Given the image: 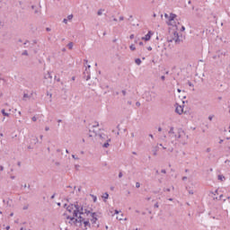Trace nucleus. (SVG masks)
<instances>
[{
	"label": "nucleus",
	"mask_w": 230,
	"mask_h": 230,
	"mask_svg": "<svg viewBox=\"0 0 230 230\" xmlns=\"http://www.w3.org/2000/svg\"><path fill=\"white\" fill-rule=\"evenodd\" d=\"M55 80L57 81V82H60V77H57V75H55Z\"/></svg>",
	"instance_id": "nucleus-55"
},
{
	"label": "nucleus",
	"mask_w": 230,
	"mask_h": 230,
	"mask_svg": "<svg viewBox=\"0 0 230 230\" xmlns=\"http://www.w3.org/2000/svg\"><path fill=\"white\" fill-rule=\"evenodd\" d=\"M180 31H186V27H184V25H182L181 28L180 29Z\"/></svg>",
	"instance_id": "nucleus-34"
},
{
	"label": "nucleus",
	"mask_w": 230,
	"mask_h": 230,
	"mask_svg": "<svg viewBox=\"0 0 230 230\" xmlns=\"http://www.w3.org/2000/svg\"><path fill=\"white\" fill-rule=\"evenodd\" d=\"M63 22H64L65 24H67V19L64 18V19H63Z\"/></svg>",
	"instance_id": "nucleus-59"
},
{
	"label": "nucleus",
	"mask_w": 230,
	"mask_h": 230,
	"mask_svg": "<svg viewBox=\"0 0 230 230\" xmlns=\"http://www.w3.org/2000/svg\"><path fill=\"white\" fill-rule=\"evenodd\" d=\"M102 9H100L98 12H97V15H102Z\"/></svg>",
	"instance_id": "nucleus-42"
},
{
	"label": "nucleus",
	"mask_w": 230,
	"mask_h": 230,
	"mask_svg": "<svg viewBox=\"0 0 230 230\" xmlns=\"http://www.w3.org/2000/svg\"><path fill=\"white\" fill-rule=\"evenodd\" d=\"M91 217H92V219H91L92 224H96V222H98V213L93 212L92 213Z\"/></svg>",
	"instance_id": "nucleus-7"
},
{
	"label": "nucleus",
	"mask_w": 230,
	"mask_h": 230,
	"mask_svg": "<svg viewBox=\"0 0 230 230\" xmlns=\"http://www.w3.org/2000/svg\"><path fill=\"white\" fill-rule=\"evenodd\" d=\"M211 15H212V17H213V19H215V21H217V14H215V13H211Z\"/></svg>",
	"instance_id": "nucleus-44"
},
{
	"label": "nucleus",
	"mask_w": 230,
	"mask_h": 230,
	"mask_svg": "<svg viewBox=\"0 0 230 230\" xmlns=\"http://www.w3.org/2000/svg\"><path fill=\"white\" fill-rule=\"evenodd\" d=\"M22 56H25V57H28V50H24L22 53Z\"/></svg>",
	"instance_id": "nucleus-28"
},
{
	"label": "nucleus",
	"mask_w": 230,
	"mask_h": 230,
	"mask_svg": "<svg viewBox=\"0 0 230 230\" xmlns=\"http://www.w3.org/2000/svg\"><path fill=\"white\" fill-rule=\"evenodd\" d=\"M108 199H109V192H104L103 195H102L103 202H107Z\"/></svg>",
	"instance_id": "nucleus-15"
},
{
	"label": "nucleus",
	"mask_w": 230,
	"mask_h": 230,
	"mask_svg": "<svg viewBox=\"0 0 230 230\" xmlns=\"http://www.w3.org/2000/svg\"><path fill=\"white\" fill-rule=\"evenodd\" d=\"M136 188H141V183H139V181L136 182Z\"/></svg>",
	"instance_id": "nucleus-33"
},
{
	"label": "nucleus",
	"mask_w": 230,
	"mask_h": 230,
	"mask_svg": "<svg viewBox=\"0 0 230 230\" xmlns=\"http://www.w3.org/2000/svg\"><path fill=\"white\" fill-rule=\"evenodd\" d=\"M159 151V146H155L154 148H153V150H152V152H153V155H157V152Z\"/></svg>",
	"instance_id": "nucleus-16"
},
{
	"label": "nucleus",
	"mask_w": 230,
	"mask_h": 230,
	"mask_svg": "<svg viewBox=\"0 0 230 230\" xmlns=\"http://www.w3.org/2000/svg\"><path fill=\"white\" fill-rule=\"evenodd\" d=\"M47 96H49V98H52L53 93H49V92L47 91Z\"/></svg>",
	"instance_id": "nucleus-40"
},
{
	"label": "nucleus",
	"mask_w": 230,
	"mask_h": 230,
	"mask_svg": "<svg viewBox=\"0 0 230 230\" xmlns=\"http://www.w3.org/2000/svg\"><path fill=\"white\" fill-rule=\"evenodd\" d=\"M99 137H100V139H104L103 135H102V134H99Z\"/></svg>",
	"instance_id": "nucleus-62"
},
{
	"label": "nucleus",
	"mask_w": 230,
	"mask_h": 230,
	"mask_svg": "<svg viewBox=\"0 0 230 230\" xmlns=\"http://www.w3.org/2000/svg\"><path fill=\"white\" fill-rule=\"evenodd\" d=\"M213 118H215V115H209L208 116V120L213 121Z\"/></svg>",
	"instance_id": "nucleus-30"
},
{
	"label": "nucleus",
	"mask_w": 230,
	"mask_h": 230,
	"mask_svg": "<svg viewBox=\"0 0 230 230\" xmlns=\"http://www.w3.org/2000/svg\"><path fill=\"white\" fill-rule=\"evenodd\" d=\"M84 205H85V203H81V202L75 201L74 203H70L69 208H75V209L74 211H77L78 209L83 208Z\"/></svg>",
	"instance_id": "nucleus-3"
},
{
	"label": "nucleus",
	"mask_w": 230,
	"mask_h": 230,
	"mask_svg": "<svg viewBox=\"0 0 230 230\" xmlns=\"http://www.w3.org/2000/svg\"><path fill=\"white\" fill-rule=\"evenodd\" d=\"M83 225H84V223H78L77 224V227H79L80 229H83Z\"/></svg>",
	"instance_id": "nucleus-29"
},
{
	"label": "nucleus",
	"mask_w": 230,
	"mask_h": 230,
	"mask_svg": "<svg viewBox=\"0 0 230 230\" xmlns=\"http://www.w3.org/2000/svg\"><path fill=\"white\" fill-rule=\"evenodd\" d=\"M136 106H137V107H141V102H136Z\"/></svg>",
	"instance_id": "nucleus-48"
},
{
	"label": "nucleus",
	"mask_w": 230,
	"mask_h": 230,
	"mask_svg": "<svg viewBox=\"0 0 230 230\" xmlns=\"http://www.w3.org/2000/svg\"><path fill=\"white\" fill-rule=\"evenodd\" d=\"M130 40H134V34L129 35Z\"/></svg>",
	"instance_id": "nucleus-56"
},
{
	"label": "nucleus",
	"mask_w": 230,
	"mask_h": 230,
	"mask_svg": "<svg viewBox=\"0 0 230 230\" xmlns=\"http://www.w3.org/2000/svg\"><path fill=\"white\" fill-rule=\"evenodd\" d=\"M73 17H74V15L73 14H70V15H68L67 16V21H73Z\"/></svg>",
	"instance_id": "nucleus-25"
},
{
	"label": "nucleus",
	"mask_w": 230,
	"mask_h": 230,
	"mask_svg": "<svg viewBox=\"0 0 230 230\" xmlns=\"http://www.w3.org/2000/svg\"><path fill=\"white\" fill-rule=\"evenodd\" d=\"M90 197H92L93 202H97L98 197L94 196V194H90Z\"/></svg>",
	"instance_id": "nucleus-19"
},
{
	"label": "nucleus",
	"mask_w": 230,
	"mask_h": 230,
	"mask_svg": "<svg viewBox=\"0 0 230 230\" xmlns=\"http://www.w3.org/2000/svg\"><path fill=\"white\" fill-rule=\"evenodd\" d=\"M164 191H172L170 188H164Z\"/></svg>",
	"instance_id": "nucleus-43"
},
{
	"label": "nucleus",
	"mask_w": 230,
	"mask_h": 230,
	"mask_svg": "<svg viewBox=\"0 0 230 230\" xmlns=\"http://www.w3.org/2000/svg\"><path fill=\"white\" fill-rule=\"evenodd\" d=\"M154 208H159V203L156 202V203L155 204Z\"/></svg>",
	"instance_id": "nucleus-64"
},
{
	"label": "nucleus",
	"mask_w": 230,
	"mask_h": 230,
	"mask_svg": "<svg viewBox=\"0 0 230 230\" xmlns=\"http://www.w3.org/2000/svg\"><path fill=\"white\" fill-rule=\"evenodd\" d=\"M85 208H87V203H84V205L83 207H81L80 209L73 210L72 213L75 217L85 215Z\"/></svg>",
	"instance_id": "nucleus-1"
},
{
	"label": "nucleus",
	"mask_w": 230,
	"mask_h": 230,
	"mask_svg": "<svg viewBox=\"0 0 230 230\" xmlns=\"http://www.w3.org/2000/svg\"><path fill=\"white\" fill-rule=\"evenodd\" d=\"M172 26L175 28V31H173L174 39H177L178 37H181V35H179V32L177 31V30H179V27L177 26V24H174Z\"/></svg>",
	"instance_id": "nucleus-10"
},
{
	"label": "nucleus",
	"mask_w": 230,
	"mask_h": 230,
	"mask_svg": "<svg viewBox=\"0 0 230 230\" xmlns=\"http://www.w3.org/2000/svg\"><path fill=\"white\" fill-rule=\"evenodd\" d=\"M187 84L189 87H194L193 83H191L190 81H188Z\"/></svg>",
	"instance_id": "nucleus-26"
},
{
	"label": "nucleus",
	"mask_w": 230,
	"mask_h": 230,
	"mask_svg": "<svg viewBox=\"0 0 230 230\" xmlns=\"http://www.w3.org/2000/svg\"><path fill=\"white\" fill-rule=\"evenodd\" d=\"M121 177H123V172L119 171V179H121Z\"/></svg>",
	"instance_id": "nucleus-31"
},
{
	"label": "nucleus",
	"mask_w": 230,
	"mask_h": 230,
	"mask_svg": "<svg viewBox=\"0 0 230 230\" xmlns=\"http://www.w3.org/2000/svg\"><path fill=\"white\" fill-rule=\"evenodd\" d=\"M217 180H219L220 182H224V181H226V176H224V174H218Z\"/></svg>",
	"instance_id": "nucleus-14"
},
{
	"label": "nucleus",
	"mask_w": 230,
	"mask_h": 230,
	"mask_svg": "<svg viewBox=\"0 0 230 230\" xmlns=\"http://www.w3.org/2000/svg\"><path fill=\"white\" fill-rule=\"evenodd\" d=\"M161 173H166V169H162Z\"/></svg>",
	"instance_id": "nucleus-57"
},
{
	"label": "nucleus",
	"mask_w": 230,
	"mask_h": 230,
	"mask_svg": "<svg viewBox=\"0 0 230 230\" xmlns=\"http://www.w3.org/2000/svg\"><path fill=\"white\" fill-rule=\"evenodd\" d=\"M217 56L218 58H220V55H224V53L223 52L220 53V51H217Z\"/></svg>",
	"instance_id": "nucleus-37"
},
{
	"label": "nucleus",
	"mask_w": 230,
	"mask_h": 230,
	"mask_svg": "<svg viewBox=\"0 0 230 230\" xmlns=\"http://www.w3.org/2000/svg\"><path fill=\"white\" fill-rule=\"evenodd\" d=\"M85 220V217H82V216H77L75 217V222L78 224H84V221Z\"/></svg>",
	"instance_id": "nucleus-8"
},
{
	"label": "nucleus",
	"mask_w": 230,
	"mask_h": 230,
	"mask_svg": "<svg viewBox=\"0 0 230 230\" xmlns=\"http://www.w3.org/2000/svg\"><path fill=\"white\" fill-rule=\"evenodd\" d=\"M175 112L176 114H179V116H181V114L184 112V107L181 105H179V103H175Z\"/></svg>",
	"instance_id": "nucleus-4"
},
{
	"label": "nucleus",
	"mask_w": 230,
	"mask_h": 230,
	"mask_svg": "<svg viewBox=\"0 0 230 230\" xmlns=\"http://www.w3.org/2000/svg\"><path fill=\"white\" fill-rule=\"evenodd\" d=\"M129 49H130V51H136V45L131 44V45L129 46Z\"/></svg>",
	"instance_id": "nucleus-23"
},
{
	"label": "nucleus",
	"mask_w": 230,
	"mask_h": 230,
	"mask_svg": "<svg viewBox=\"0 0 230 230\" xmlns=\"http://www.w3.org/2000/svg\"><path fill=\"white\" fill-rule=\"evenodd\" d=\"M31 121H37V117H35V116H33L32 118H31Z\"/></svg>",
	"instance_id": "nucleus-46"
},
{
	"label": "nucleus",
	"mask_w": 230,
	"mask_h": 230,
	"mask_svg": "<svg viewBox=\"0 0 230 230\" xmlns=\"http://www.w3.org/2000/svg\"><path fill=\"white\" fill-rule=\"evenodd\" d=\"M122 94H123V96H127V91L126 90H122Z\"/></svg>",
	"instance_id": "nucleus-49"
},
{
	"label": "nucleus",
	"mask_w": 230,
	"mask_h": 230,
	"mask_svg": "<svg viewBox=\"0 0 230 230\" xmlns=\"http://www.w3.org/2000/svg\"><path fill=\"white\" fill-rule=\"evenodd\" d=\"M72 157H73V159H75V160L80 159V158H78V156H76L75 155H72Z\"/></svg>",
	"instance_id": "nucleus-45"
},
{
	"label": "nucleus",
	"mask_w": 230,
	"mask_h": 230,
	"mask_svg": "<svg viewBox=\"0 0 230 230\" xmlns=\"http://www.w3.org/2000/svg\"><path fill=\"white\" fill-rule=\"evenodd\" d=\"M69 205H67V203H65L64 205H63V208H65V209H67V207H68Z\"/></svg>",
	"instance_id": "nucleus-50"
},
{
	"label": "nucleus",
	"mask_w": 230,
	"mask_h": 230,
	"mask_svg": "<svg viewBox=\"0 0 230 230\" xmlns=\"http://www.w3.org/2000/svg\"><path fill=\"white\" fill-rule=\"evenodd\" d=\"M206 152H207L208 154H209V152H211V148H210V147L207 148Z\"/></svg>",
	"instance_id": "nucleus-58"
},
{
	"label": "nucleus",
	"mask_w": 230,
	"mask_h": 230,
	"mask_svg": "<svg viewBox=\"0 0 230 230\" xmlns=\"http://www.w3.org/2000/svg\"><path fill=\"white\" fill-rule=\"evenodd\" d=\"M93 208H90V209L84 208V215H87V216L90 215V217H91V216H92V213H94V212H93Z\"/></svg>",
	"instance_id": "nucleus-11"
},
{
	"label": "nucleus",
	"mask_w": 230,
	"mask_h": 230,
	"mask_svg": "<svg viewBox=\"0 0 230 230\" xmlns=\"http://www.w3.org/2000/svg\"><path fill=\"white\" fill-rule=\"evenodd\" d=\"M1 114L4 117V118H10V113L6 112V110L2 109L1 110Z\"/></svg>",
	"instance_id": "nucleus-12"
},
{
	"label": "nucleus",
	"mask_w": 230,
	"mask_h": 230,
	"mask_svg": "<svg viewBox=\"0 0 230 230\" xmlns=\"http://www.w3.org/2000/svg\"><path fill=\"white\" fill-rule=\"evenodd\" d=\"M119 21H124L125 20V17H123V16H119Z\"/></svg>",
	"instance_id": "nucleus-63"
},
{
	"label": "nucleus",
	"mask_w": 230,
	"mask_h": 230,
	"mask_svg": "<svg viewBox=\"0 0 230 230\" xmlns=\"http://www.w3.org/2000/svg\"><path fill=\"white\" fill-rule=\"evenodd\" d=\"M56 196H57V193H54V194L50 197L51 200H53V199H55Z\"/></svg>",
	"instance_id": "nucleus-54"
},
{
	"label": "nucleus",
	"mask_w": 230,
	"mask_h": 230,
	"mask_svg": "<svg viewBox=\"0 0 230 230\" xmlns=\"http://www.w3.org/2000/svg\"><path fill=\"white\" fill-rule=\"evenodd\" d=\"M135 64H137V66H139L140 64H143V61L141 60V58H135Z\"/></svg>",
	"instance_id": "nucleus-17"
},
{
	"label": "nucleus",
	"mask_w": 230,
	"mask_h": 230,
	"mask_svg": "<svg viewBox=\"0 0 230 230\" xmlns=\"http://www.w3.org/2000/svg\"><path fill=\"white\" fill-rule=\"evenodd\" d=\"M161 191V189H159V190H153V193L155 194V195H157V193H159Z\"/></svg>",
	"instance_id": "nucleus-36"
},
{
	"label": "nucleus",
	"mask_w": 230,
	"mask_h": 230,
	"mask_svg": "<svg viewBox=\"0 0 230 230\" xmlns=\"http://www.w3.org/2000/svg\"><path fill=\"white\" fill-rule=\"evenodd\" d=\"M66 220L68 221V224L70 226H75V227H78V225L76 222H75L76 220V216L73 215V216H66Z\"/></svg>",
	"instance_id": "nucleus-2"
},
{
	"label": "nucleus",
	"mask_w": 230,
	"mask_h": 230,
	"mask_svg": "<svg viewBox=\"0 0 230 230\" xmlns=\"http://www.w3.org/2000/svg\"><path fill=\"white\" fill-rule=\"evenodd\" d=\"M193 193H194V192H193V190H189V194H190V195H193Z\"/></svg>",
	"instance_id": "nucleus-61"
},
{
	"label": "nucleus",
	"mask_w": 230,
	"mask_h": 230,
	"mask_svg": "<svg viewBox=\"0 0 230 230\" xmlns=\"http://www.w3.org/2000/svg\"><path fill=\"white\" fill-rule=\"evenodd\" d=\"M24 98H30V95H28V93H23V99Z\"/></svg>",
	"instance_id": "nucleus-47"
},
{
	"label": "nucleus",
	"mask_w": 230,
	"mask_h": 230,
	"mask_svg": "<svg viewBox=\"0 0 230 230\" xmlns=\"http://www.w3.org/2000/svg\"><path fill=\"white\" fill-rule=\"evenodd\" d=\"M66 211H68V213H73V207H69V205L66 208Z\"/></svg>",
	"instance_id": "nucleus-24"
},
{
	"label": "nucleus",
	"mask_w": 230,
	"mask_h": 230,
	"mask_svg": "<svg viewBox=\"0 0 230 230\" xmlns=\"http://www.w3.org/2000/svg\"><path fill=\"white\" fill-rule=\"evenodd\" d=\"M160 78H161V80H162L163 82H164V81L166 80V76H164V75H162Z\"/></svg>",
	"instance_id": "nucleus-39"
},
{
	"label": "nucleus",
	"mask_w": 230,
	"mask_h": 230,
	"mask_svg": "<svg viewBox=\"0 0 230 230\" xmlns=\"http://www.w3.org/2000/svg\"><path fill=\"white\" fill-rule=\"evenodd\" d=\"M109 146H111V144L107 141L102 145V148H109Z\"/></svg>",
	"instance_id": "nucleus-22"
},
{
	"label": "nucleus",
	"mask_w": 230,
	"mask_h": 230,
	"mask_svg": "<svg viewBox=\"0 0 230 230\" xmlns=\"http://www.w3.org/2000/svg\"><path fill=\"white\" fill-rule=\"evenodd\" d=\"M119 213H121V210L115 209L114 215H119Z\"/></svg>",
	"instance_id": "nucleus-32"
},
{
	"label": "nucleus",
	"mask_w": 230,
	"mask_h": 230,
	"mask_svg": "<svg viewBox=\"0 0 230 230\" xmlns=\"http://www.w3.org/2000/svg\"><path fill=\"white\" fill-rule=\"evenodd\" d=\"M181 132L184 134V131L182 130V128H180L178 129V134H181Z\"/></svg>",
	"instance_id": "nucleus-35"
},
{
	"label": "nucleus",
	"mask_w": 230,
	"mask_h": 230,
	"mask_svg": "<svg viewBox=\"0 0 230 230\" xmlns=\"http://www.w3.org/2000/svg\"><path fill=\"white\" fill-rule=\"evenodd\" d=\"M174 42H175V44H181V37L174 38Z\"/></svg>",
	"instance_id": "nucleus-18"
},
{
	"label": "nucleus",
	"mask_w": 230,
	"mask_h": 230,
	"mask_svg": "<svg viewBox=\"0 0 230 230\" xmlns=\"http://www.w3.org/2000/svg\"><path fill=\"white\" fill-rule=\"evenodd\" d=\"M173 40H175V38H172V39H167V42H173Z\"/></svg>",
	"instance_id": "nucleus-38"
},
{
	"label": "nucleus",
	"mask_w": 230,
	"mask_h": 230,
	"mask_svg": "<svg viewBox=\"0 0 230 230\" xmlns=\"http://www.w3.org/2000/svg\"><path fill=\"white\" fill-rule=\"evenodd\" d=\"M83 230H87V227H91V222H89V219H85L84 222H83Z\"/></svg>",
	"instance_id": "nucleus-9"
},
{
	"label": "nucleus",
	"mask_w": 230,
	"mask_h": 230,
	"mask_svg": "<svg viewBox=\"0 0 230 230\" xmlns=\"http://www.w3.org/2000/svg\"><path fill=\"white\" fill-rule=\"evenodd\" d=\"M86 74H87V75L85 77V72H84V78H85V80L87 82V81L91 80V72L87 71Z\"/></svg>",
	"instance_id": "nucleus-13"
},
{
	"label": "nucleus",
	"mask_w": 230,
	"mask_h": 230,
	"mask_svg": "<svg viewBox=\"0 0 230 230\" xmlns=\"http://www.w3.org/2000/svg\"><path fill=\"white\" fill-rule=\"evenodd\" d=\"M33 142H34V145H36L37 143H39V138H37V137L34 138V139H33Z\"/></svg>",
	"instance_id": "nucleus-41"
},
{
	"label": "nucleus",
	"mask_w": 230,
	"mask_h": 230,
	"mask_svg": "<svg viewBox=\"0 0 230 230\" xmlns=\"http://www.w3.org/2000/svg\"><path fill=\"white\" fill-rule=\"evenodd\" d=\"M48 78H53V76H51V73H48Z\"/></svg>",
	"instance_id": "nucleus-60"
},
{
	"label": "nucleus",
	"mask_w": 230,
	"mask_h": 230,
	"mask_svg": "<svg viewBox=\"0 0 230 230\" xmlns=\"http://www.w3.org/2000/svg\"><path fill=\"white\" fill-rule=\"evenodd\" d=\"M177 19V14L171 13L169 16V22H166L167 26H173V23H172V21H175Z\"/></svg>",
	"instance_id": "nucleus-6"
},
{
	"label": "nucleus",
	"mask_w": 230,
	"mask_h": 230,
	"mask_svg": "<svg viewBox=\"0 0 230 230\" xmlns=\"http://www.w3.org/2000/svg\"><path fill=\"white\" fill-rule=\"evenodd\" d=\"M164 17L165 19H168V21L170 20V16L168 15V13H164Z\"/></svg>",
	"instance_id": "nucleus-51"
},
{
	"label": "nucleus",
	"mask_w": 230,
	"mask_h": 230,
	"mask_svg": "<svg viewBox=\"0 0 230 230\" xmlns=\"http://www.w3.org/2000/svg\"><path fill=\"white\" fill-rule=\"evenodd\" d=\"M68 49H73L74 43L73 41H70L67 45Z\"/></svg>",
	"instance_id": "nucleus-20"
},
{
	"label": "nucleus",
	"mask_w": 230,
	"mask_h": 230,
	"mask_svg": "<svg viewBox=\"0 0 230 230\" xmlns=\"http://www.w3.org/2000/svg\"><path fill=\"white\" fill-rule=\"evenodd\" d=\"M153 35H154V31H148V32L144 37H142L141 40H144L145 42H148L151 40Z\"/></svg>",
	"instance_id": "nucleus-5"
},
{
	"label": "nucleus",
	"mask_w": 230,
	"mask_h": 230,
	"mask_svg": "<svg viewBox=\"0 0 230 230\" xmlns=\"http://www.w3.org/2000/svg\"><path fill=\"white\" fill-rule=\"evenodd\" d=\"M75 170L78 172V169L80 168V165L75 164Z\"/></svg>",
	"instance_id": "nucleus-52"
},
{
	"label": "nucleus",
	"mask_w": 230,
	"mask_h": 230,
	"mask_svg": "<svg viewBox=\"0 0 230 230\" xmlns=\"http://www.w3.org/2000/svg\"><path fill=\"white\" fill-rule=\"evenodd\" d=\"M28 208H29V205L24 206V207L22 208L23 211H26V209H28Z\"/></svg>",
	"instance_id": "nucleus-53"
},
{
	"label": "nucleus",
	"mask_w": 230,
	"mask_h": 230,
	"mask_svg": "<svg viewBox=\"0 0 230 230\" xmlns=\"http://www.w3.org/2000/svg\"><path fill=\"white\" fill-rule=\"evenodd\" d=\"M169 134H175V132L173 131V127L170 128Z\"/></svg>",
	"instance_id": "nucleus-27"
},
{
	"label": "nucleus",
	"mask_w": 230,
	"mask_h": 230,
	"mask_svg": "<svg viewBox=\"0 0 230 230\" xmlns=\"http://www.w3.org/2000/svg\"><path fill=\"white\" fill-rule=\"evenodd\" d=\"M223 198L224 194H221L220 196L214 198V200H222Z\"/></svg>",
	"instance_id": "nucleus-21"
}]
</instances>
